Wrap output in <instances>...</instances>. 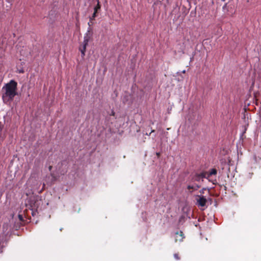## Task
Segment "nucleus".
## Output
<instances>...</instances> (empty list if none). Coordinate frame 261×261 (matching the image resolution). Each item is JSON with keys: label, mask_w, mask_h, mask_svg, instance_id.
<instances>
[{"label": "nucleus", "mask_w": 261, "mask_h": 261, "mask_svg": "<svg viewBox=\"0 0 261 261\" xmlns=\"http://www.w3.org/2000/svg\"><path fill=\"white\" fill-rule=\"evenodd\" d=\"M17 83L11 80L2 88V99L5 104L10 103L17 95Z\"/></svg>", "instance_id": "nucleus-1"}, {"label": "nucleus", "mask_w": 261, "mask_h": 261, "mask_svg": "<svg viewBox=\"0 0 261 261\" xmlns=\"http://www.w3.org/2000/svg\"><path fill=\"white\" fill-rule=\"evenodd\" d=\"M97 5L94 8V12H97L98 10L100 9V5L99 4V0H97Z\"/></svg>", "instance_id": "nucleus-7"}, {"label": "nucleus", "mask_w": 261, "mask_h": 261, "mask_svg": "<svg viewBox=\"0 0 261 261\" xmlns=\"http://www.w3.org/2000/svg\"><path fill=\"white\" fill-rule=\"evenodd\" d=\"M156 155H157V156H158V158H159V157H160V152H156Z\"/></svg>", "instance_id": "nucleus-19"}, {"label": "nucleus", "mask_w": 261, "mask_h": 261, "mask_svg": "<svg viewBox=\"0 0 261 261\" xmlns=\"http://www.w3.org/2000/svg\"><path fill=\"white\" fill-rule=\"evenodd\" d=\"M51 168H52V166H50L49 167V170L50 171V170H51Z\"/></svg>", "instance_id": "nucleus-20"}, {"label": "nucleus", "mask_w": 261, "mask_h": 261, "mask_svg": "<svg viewBox=\"0 0 261 261\" xmlns=\"http://www.w3.org/2000/svg\"><path fill=\"white\" fill-rule=\"evenodd\" d=\"M174 256L177 260H179L180 259V257H179V256L178 255V254H177V253H175L174 254Z\"/></svg>", "instance_id": "nucleus-13"}, {"label": "nucleus", "mask_w": 261, "mask_h": 261, "mask_svg": "<svg viewBox=\"0 0 261 261\" xmlns=\"http://www.w3.org/2000/svg\"><path fill=\"white\" fill-rule=\"evenodd\" d=\"M206 174H207L206 172H202L198 174L201 178H207V177H206Z\"/></svg>", "instance_id": "nucleus-12"}, {"label": "nucleus", "mask_w": 261, "mask_h": 261, "mask_svg": "<svg viewBox=\"0 0 261 261\" xmlns=\"http://www.w3.org/2000/svg\"><path fill=\"white\" fill-rule=\"evenodd\" d=\"M194 186L188 185V186H187V189H188V190H192V191H189V193H192L193 192V191H194Z\"/></svg>", "instance_id": "nucleus-10"}, {"label": "nucleus", "mask_w": 261, "mask_h": 261, "mask_svg": "<svg viewBox=\"0 0 261 261\" xmlns=\"http://www.w3.org/2000/svg\"><path fill=\"white\" fill-rule=\"evenodd\" d=\"M200 187V186H199L198 185H195L194 186V190L196 191V190H198Z\"/></svg>", "instance_id": "nucleus-14"}, {"label": "nucleus", "mask_w": 261, "mask_h": 261, "mask_svg": "<svg viewBox=\"0 0 261 261\" xmlns=\"http://www.w3.org/2000/svg\"><path fill=\"white\" fill-rule=\"evenodd\" d=\"M184 233L181 231H177L175 233V241H182L184 239Z\"/></svg>", "instance_id": "nucleus-3"}, {"label": "nucleus", "mask_w": 261, "mask_h": 261, "mask_svg": "<svg viewBox=\"0 0 261 261\" xmlns=\"http://www.w3.org/2000/svg\"><path fill=\"white\" fill-rule=\"evenodd\" d=\"M182 72H183V73H185V70H184V71H182Z\"/></svg>", "instance_id": "nucleus-21"}, {"label": "nucleus", "mask_w": 261, "mask_h": 261, "mask_svg": "<svg viewBox=\"0 0 261 261\" xmlns=\"http://www.w3.org/2000/svg\"><path fill=\"white\" fill-rule=\"evenodd\" d=\"M200 176L198 174H196L195 176L193 178V179H194L195 181H199L200 179Z\"/></svg>", "instance_id": "nucleus-9"}, {"label": "nucleus", "mask_w": 261, "mask_h": 261, "mask_svg": "<svg viewBox=\"0 0 261 261\" xmlns=\"http://www.w3.org/2000/svg\"><path fill=\"white\" fill-rule=\"evenodd\" d=\"M9 227V225L8 223H4L3 225V228L4 230H7Z\"/></svg>", "instance_id": "nucleus-11"}, {"label": "nucleus", "mask_w": 261, "mask_h": 261, "mask_svg": "<svg viewBox=\"0 0 261 261\" xmlns=\"http://www.w3.org/2000/svg\"><path fill=\"white\" fill-rule=\"evenodd\" d=\"M197 198L196 199L197 204L198 206L204 207L206 206L207 200L204 196L201 195H196Z\"/></svg>", "instance_id": "nucleus-2"}, {"label": "nucleus", "mask_w": 261, "mask_h": 261, "mask_svg": "<svg viewBox=\"0 0 261 261\" xmlns=\"http://www.w3.org/2000/svg\"><path fill=\"white\" fill-rule=\"evenodd\" d=\"M96 14H97V12H94L92 16L90 17V21L89 22H88L89 25H90V23H92V20H94L95 17H96Z\"/></svg>", "instance_id": "nucleus-8"}, {"label": "nucleus", "mask_w": 261, "mask_h": 261, "mask_svg": "<svg viewBox=\"0 0 261 261\" xmlns=\"http://www.w3.org/2000/svg\"><path fill=\"white\" fill-rule=\"evenodd\" d=\"M91 37H92V33L91 32V30H89L88 31L85 36L84 37V40L83 42H85V43H88Z\"/></svg>", "instance_id": "nucleus-5"}, {"label": "nucleus", "mask_w": 261, "mask_h": 261, "mask_svg": "<svg viewBox=\"0 0 261 261\" xmlns=\"http://www.w3.org/2000/svg\"><path fill=\"white\" fill-rule=\"evenodd\" d=\"M88 45V43H85V42H83L82 44L80 46L79 49L82 53V57H84L85 55V51L86 50V47Z\"/></svg>", "instance_id": "nucleus-4"}, {"label": "nucleus", "mask_w": 261, "mask_h": 261, "mask_svg": "<svg viewBox=\"0 0 261 261\" xmlns=\"http://www.w3.org/2000/svg\"><path fill=\"white\" fill-rule=\"evenodd\" d=\"M222 1H225V0H222Z\"/></svg>", "instance_id": "nucleus-22"}, {"label": "nucleus", "mask_w": 261, "mask_h": 261, "mask_svg": "<svg viewBox=\"0 0 261 261\" xmlns=\"http://www.w3.org/2000/svg\"><path fill=\"white\" fill-rule=\"evenodd\" d=\"M206 190V188H203L201 190L199 191V193L201 194H203L204 193V191Z\"/></svg>", "instance_id": "nucleus-15"}, {"label": "nucleus", "mask_w": 261, "mask_h": 261, "mask_svg": "<svg viewBox=\"0 0 261 261\" xmlns=\"http://www.w3.org/2000/svg\"><path fill=\"white\" fill-rule=\"evenodd\" d=\"M217 173V171L216 169L213 168L211 170L210 172L208 173V175L207 177V178H208L210 176H212L213 175H216Z\"/></svg>", "instance_id": "nucleus-6"}, {"label": "nucleus", "mask_w": 261, "mask_h": 261, "mask_svg": "<svg viewBox=\"0 0 261 261\" xmlns=\"http://www.w3.org/2000/svg\"><path fill=\"white\" fill-rule=\"evenodd\" d=\"M154 132V130H152L151 131V132H150L149 134H148V133H146V135H150V134H151V133H153Z\"/></svg>", "instance_id": "nucleus-18"}, {"label": "nucleus", "mask_w": 261, "mask_h": 261, "mask_svg": "<svg viewBox=\"0 0 261 261\" xmlns=\"http://www.w3.org/2000/svg\"><path fill=\"white\" fill-rule=\"evenodd\" d=\"M18 218H19V219L20 221H23V217H22V216L21 215H18Z\"/></svg>", "instance_id": "nucleus-16"}, {"label": "nucleus", "mask_w": 261, "mask_h": 261, "mask_svg": "<svg viewBox=\"0 0 261 261\" xmlns=\"http://www.w3.org/2000/svg\"><path fill=\"white\" fill-rule=\"evenodd\" d=\"M115 115V112L113 110H112V112H111V113L110 114V115L114 116Z\"/></svg>", "instance_id": "nucleus-17"}]
</instances>
